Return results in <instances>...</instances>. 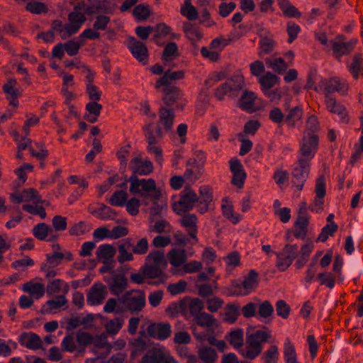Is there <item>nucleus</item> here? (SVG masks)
<instances>
[{
    "mask_svg": "<svg viewBox=\"0 0 363 363\" xmlns=\"http://www.w3.org/2000/svg\"><path fill=\"white\" fill-rule=\"evenodd\" d=\"M161 89V91L164 94L163 100L164 103L169 106L174 105L182 97V92L177 86L173 85H167L162 86Z\"/></svg>",
    "mask_w": 363,
    "mask_h": 363,
    "instance_id": "28",
    "label": "nucleus"
},
{
    "mask_svg": "<svg viewBox=\"0 0 363 363\" xmlns=\"http://www.w3.org/2000/svg\"><path fill=\"white\" fill-rule=\"evenodd\" d=\"M199 200L197 210L200 213H204L209 209V204L213 200L212 189L207 185L201 186L199 188Z\"/></svg>",
    "mask_w": 363,
    "mask_h": 363,
    "instance_id": "23",
    "label": "nucleus"
},
{
    "mask_svg": "<svg viewBox=\"0 0 363 363\" xmlns=\"http://www.w3.org/2000/svg\"><path fill=\"white\" fill-rule=\"evenodd\" d=\"M108 295L106 286L101 283H94L89 289L86 294V301L90 306L101 304Z\"/></svg>",
    "mask_w": 363,
    "mask_h": 363,
    "instance_id": "12",
    "label": "nucleus"
},
{
    "mask_svg": "<svg viewBox=\"0 0 363 363\" xmlns=\"http://www.w3.org/2000/svg\"><path fill=\"white\" fill-rule=\"evenodd\" d=\"M308 218L307 216L306 203L302 202L298 211L297 220L295 223L294 236L304 238L308 232Z\"/></svg>",
    "mask_w": 363,
    "mask_h": 363,
    "instance_id": "16",
    "label": "nucleus"
},
{
    "mask_svg": "<svg viewBox=\"0 0 363 363\" xmlns=\"http://www.w3.org/2000/svg\"><path fill=\"white\" fill-rule=\"evenodd\" d=\"M140 363H177L169 354L161 350H150L143 357Z\"/></svg>",
    "mask_w": 363,
    "mask_h": 363,
    "instance_id": "17",
    "label": "nucleus"
},
{
    "mask_svg": "<svg viewBox=\"0 0 363 363\" xmlns=\"http://www.w3.org/2000/svg\"><path fill=\"white\" fill-rule=\"evenodd\" d=\"M337 230V225L334 222H331V223L326 225L322 229L321 233L318 238V241L325 242L328 237L333 235Z\"/></svg>",
    "mask_w": 363,
    "mask_h": 363,
    "instance_id": "64",
    "label": "nucleus"
},
{
    "mask_svg": "<svg viewBox=\"0 0 363 363\" xmlns=\"http://www.w3.org/2000/svg\"><path fill=\"white\" fill-rule=\"evenodd\" d=\"M243 330L236 329L229 333L228 340L235 348L242 347L243 345Z\"/></svg>",
    "mask_w": 363,
    "mask_h": 363,
    "instance_id": "53",
    "label": "nucleus"
},
{
    "mask_svg": "<svg viewBox=\"0 0 363 363\" xmlns=\"http://www.w3.org/2000/svg\"><path fill=\"white\" fill-rule=\"evenodd\" d=\"M244 85V77L240 73L235 74L214 90V96L219 101L224 100L225 96L235 98L238 96Z\"/></svg>",
    "mask_w": 363,
    "mask_h": 363,
    "instance_id": "5",
    "label": "nucleus"
},
{
    "mask_svg": "<svg viewBox=\"0 0 363 363\" xmlns=\"http://www.w3.org/2000/svg\"><path fill=\"white\" fill-rule=\"evenodd\" d=\"M140 334V337L130 339V345L133 347V351L131 352L133 356H135L138 352H143L147 348V344L144 340V337L146 336L145 332L141 330Z\"/></svg>",
    "mask_w": 363,
    "mask_h": 363,
    "instance_id": "42",
    "label": "nucleus"
},
{
    "mask_svg": "<svg viewBox=\"0 0 363 363\" xmlns=\"http://www.w3.org/2000/svg\"><path fill=\"white\" fill-rule=\"evenodd\" d=\"M318 145V136L315 133L305 134L300 147L301 157L299 159L309 162L314 157Z\"/></svg>",
    "mask_w": 363,
    "mask_h": 363,
    "instance_id": "9",
    "label": "nucleus"
},
{
    "mask_svg": "<svg viewBox=\"0 0 363 363\" xmlns=\"http://www.w3.org/2000/svg\"><path fill=\"white\" fill-rule=\"evenodd\" d=\"M51 27L52 29L57 32L63 40H65L72 35L67 23L64 24L60 20L53 21Z\"/></svg>",
    "mask_w": 363,
    "mask_h": 363,
    "instance_id": "49",
    "label": "nucleus"
},
{
    "mask_svg": "<svg viewBox=\"0 0 363 363\" xmlns=\"http://www.w3.org/2000/svg\"><path fill=\"white\" fill-rule=\"evenodd\" d=\"M320 89L323 91L325 96H330L333 92H338L344 95L347 91V84L336 77L322 79L320 82Z\"/></svg>",
    "mask_w": 363,
    "mask_h": 363,
    "instance_id": "11",
    "label": "nucleus"
},
{
    "mask_svg": "<svg viewBox=\"0 0 363 363\" xmlns=\"http://www.w3.org/2000/svg\"><path fill=\"white\" fill-rule=\"evenodd\" d=\"M17 81L16 79H9L3 86V91L6 94V99L9 101L11 105L17 107L18 105V97L21 92L16 88Z\"/></svg>",
    "mask_w": 363,
    "mask_h": 363,
    "instance_id": "24",
    "label": "nucleus"
},
{
    "mask_svg": "<svg viewBox=\"0 0 363 363\" xmlns=\"http://www.w3.org/2000/svg\"><path fill=\"white\" fill-rule=\"evenodd\" d=\"M278 347L276 345H272L268 350H267L262 359H264V363H277L279 359Z\"/></svg>",
    "mask_w": 363,
    "mask_h": 363,
    "instance_id": "63",
    "label": "nucleus"
},
{
    "mask_svg": "<svg viewBox=\"0 0 363 363\" xmlns=\"http://www.w3.org/2000/svg\"><path fill=\"white\" fill-rule=\"evenodd\" d=\"M127 201V192L123 190L115 191L109 199V203L114 206H123Z\"/></svg>",
    "mask_w": 363,
    "mask_h": 363,
    "instance_id": "59",
    "label": "nucleus"
},
{
    "mask_svg": "<svg viewBox=\"0 0 363 363\" xmlns=\"http://www.w3.org/2000/svg\"><path fill=\"white\" fill-rule=\"evenodd\" d=\"M199 196L196 192L190 187L186 186L181 192L178 205L180 206L181 211H188L194 207L196 203L199 202Z\"/></svg>",
    "mask_w": 363,
    "mask_h": 363,
    "instance_id": "18",
    "label": "nucleus"
},
{
    "mask_svg": "<svg viewBox=\"0 0 363 363\" xmlns=\"http://www.w3.org/2000/svg\"><path fill=\"white\" fill-rule=\"evenodd\" d=\"M229 163L230 171L233 172L232 184L239 189L242 188L246 178L242 164L238 159H232Z\"/></svg>",
    "mask_w": 363,
    "mask_h": 363,
    "instance_id": "19",
    "label": "nucleus"
},
{
    "mask_svg": "<svg viewBox=\"0 0 363 363\" xmlns=\"http://www.w3.org/2000/svg\"><path fill=\"white\" fill-rule=\"evenodd\" d=\"M130 149L131 146L130 145L128 144L123 147H121L117 152H116V157L120 162V164L123 166V167H126L128 164V159L130 156Z\"/></svg>",
    "mask_w": 363,
    "mask_h": 363,
    "instance_id": "61",
    "label": "nucleus"
},
{
    "mask_svg": "<svg viewBox=\"0 0 363 363\" xmlns=\"http://www.w3.org/2000/svg\"><path fill=\"white\" fill-rule=\"evenodd\" d=\"M192 332L201 340H205L215 333L218 325V319H193Z\"/></svg>",
    "mask_w": 363,
    "mask_h": 363,
    "instance_id": "8",
    "label": "nucleus"
},
{
    "mask_svg": "<svg viewBox=\"0 0 363 363\" xmlns=\"http://www.w3.org/2000/svg\"><path fill=\"white\" fill-rule=\"evenodd\" d=\"M121 303H123V313L129 311L132 315H136L145 306V294L139 290L126 291L121 296Z\"/></svg>",
    "mask_w": 363,
    "mask_h": 363,
    "instance_id": "7",
    "label": "nucleus"
},
{
    "mask_svg": "<svg viewBox=\"0 0 363 363\" xmlns=\"http://www.w3.org/2000/svg\"><path fill=\"white\" fill-rule=\"evenodd\" d=\"M128 287L127 279L123 274H114L108 282V289L112 294L118 296Z\"/></svg>",
    "mask_w": 363,
    "mask_h": 363,
    "instance_id": "32",
    "label": "nucleus"
},
{
    "mask_svg": "<svg viewBox=\"0 0 363 363\" xmlns=\"http://www.w3.org/2000/svg\"><path fill=\"white\" fill-rule=\"evenodd\" d=\"M26 9L33 14L46 13L48 11L47 5L40 1H30L27 3Z\"/></svg>",
    "mask_w": 363,
    "mask_h": 363,
    "instance_id": "56",
    "label": "nucleus"
},
{
    "mask_svg": "<svg viewBox=\"0 0 363 363\" xmlns=\"http://www.w3.org/2000/svg\"><path fill=\"white\" fill-rule=\"evenodd\" d=\"M269 338L267 332L257 330L255 333L247 335L246 342L247 347L241 348L240 352L250 359H254L262 350L263 342H266Z\"/></svg>",
    "mask_w": 363,
    "mask_h": 363,
    "instance_id": "6",
    "label": "nucleus"
},
{
    "mask_svg": "<svg viewBox=\"0 0 363 363\" xmlns=\"http://www.w3.org/2000/svg\"><path fill=\"white\" fill-rule=\"evenodd\" d=\"M203 267L202 263L198 261H191L184 263L182 268L172 270L173 274H184L187 273H195L199 272Z\"/></svg>",
    "mask_w": 363,
    "mask_h": 363,
    "instance_id": "45",
    "label": "nucleus"
},
{
    "mask_svg": "<svg viewBox=\"0 0 363 363\" xmlns=\"http://www.w3.org/2000/svg\"><path fill=\"white\" fill-rule=\"evenodd\" d=\"M184 77V72L182 70L176 72L167 71L162 77L157 79L155 87L160 89L162 86L172 85L171 81L182 79Z\"/></svg>",
    "mask_w": 363,
    "mask_h": 363,
    "instance_id": "35",
    "label": "nucleus"
},
{
    "mask_svg": "<svg viewBox=\"0 0 363 363\" xmlns=\"http://www.w3.org/2000/svg\"><path fill=\"white\" fill-rule=\"evenodd\" d=\"M104 311L106 313L120 314L123 313V303H121V297L118 299L111 298L108 299L104 306Z\"/></svg>",
    "mask_w": 363,
    "mask_h": 363,
    "instance_id": "43",
    "label": "nucleus"
},
{
    "mask_svg": "<svg viewBox=\"0 0 363 363\" xmlns=\"http://www.w3.org/2000/svg\"><path fill=\"white\" fill-rule=\"evenodd\" d=\"M303 111L299 106H294L286 111L285 116V123L289 127L294 128L297 123L301 121Z\"/></svg>",
    "mask_w": 363,
    "mask_h": 363,
    "instance_id": "40",
    "label": "nucleus"
},
{
    "mask_svg": "<svg viewBox=\"0 0 363 363\" xmlns=\"http://www.w3.org/2000/svg\"><path fill=\"white\" fill-rule=\"evenodd\" d=\"M315 191L316 198L314 200L311 209L319 213L323 210V198L325 196V184L323 175H320L316 179Z\"/></svg>",
    "mask_w": 363,
    "mask_h": 363,
    "instance_id": "22",
    "label": "nucleus"
},
{
    "mask_svg": "<svg viewBox=\"0 0 363 363\" xmlns=\"http://www.w3.org/2000/svg\"><path fill=\"white\" fill-rule=\"evenodd\" d=\"M196 288L198 290L199 295L202 297H206L213 294L217 289L216 282L213 281L211 284H196Z\"/></svg>",
    "mask_w": 363,
    "mask_h": 363,
    "instance_id": "57",
    "label": "nucleus"
},
{
    "mask_svg": "<svg viewBox=\"0 0 363 363\" xmlns=\"http://www.w3.org/2000/svg\"><path fill=\"white\" fill-rule=\"evenodd\" d=\"M266 64L278 74L284 73L288 68L284 60L281 58H267Z\"/></svg>",
    "mask_w": 363,
    "mask_h": 363,
    "instance_id": "48",
    "label": "nucleus"
},
{
    "mask_svg": "<svg viewBox=\"0 0 363 363\" xmlns=\"http://www.w3.org/2000/svg\"><path fill=\"white\" fill-rule=\"evenodd\" d=\"M132 171V175H147L153 171L152 163L147 160H143L140 155L133 157L128 165Z\"/></svg>",
    "mask_w": 363,
    "mask_h": 363,
    "instance_id": "14",
    "label": "nucleus"
},
{
    "mask_svg": "<svg viewBox=\"0 0 363 363\" xmlns=\"http://www.w3.org/2000/svg\"><path fill=\"white\" fill-rule=\"evenodd\" d=\"M69 291V284L60 279L50 281L46 286V292L48 295H53L60 292H62V295H66Z\"/></svg>",
    "mask_w": 363,
    "mask_h": 363,
    "instance_id": "38",
    "label": "nucleus"
},
{
    "mask_svg": "<svg viewBox=\"0 0 363 363\" xmlns=\"http://www.w3.org/2000/svg\"><path fill=\"white\" fill-rule=\"evenodd\" d=\"M255 94L250 91H245L238 101V106L246 111L252 113L255 111Z\"/></svg>",
    "mask_w": 363,
    "mask_h": 363,
    "instance_id": "37",
    "label": "nucleus"
},
{
    "mask_svg": "<svg viewBox=\"0 0 363 363\" xmlns=\"http://www.w3.org/2000/svg\"><path fill=\"white\" fill-rule=\"evenodd\" d=\"M167 267V261L163 252L155 250L150 252L145 257V262L141 271L148 279H159L164 281L167 277L164 269Z\"/></svg>",
    "mask_w": 363,
    "mask_h": 363,
    "instance_id": "3",
    "label": "nucleus"
},
{
    "mask_svg": "<svg viewBox=\"0 0 363 363\" xmlns=\"http://www.w3.org/2000/svg\"><path fill=\"white\" fill-rule=\"evenodd\" d=\"M356 43V40L345 42L343 36L340 35L332 42L333 50L337 57L348 55L353 50Z\"/></svg>",
    "mask_w": 363,
    "mask_h": 363,
    "instance_id": "20",
    "label": "nucleus"
},
{
    "mask_svg": "<svg viewBox=\"0 0 363 363\" xmlns=\"http://www.w3.org/2000/svg\"><path fill=\"white\" fill-rule=\"evenodd\" d=\"M199 357L205 363H214L217 358V352L213 347H203L199 350Z\"/></svg>",
    "mask_w": 363,
    "mask_h": 363,
    "instance_id": "52",
    "label": "nucleus"
},
{
    "mask_svg": "<svg viewBox=\"0 0 363 363\" xmlns=\"http://www.w3.org/2000/svg\"><path fill=\"white\" fill-rule=\"evenodd\" d=\"M278 4L286 16L293 18H299L301 16V13L288 0H278Z\"/></svg>",
    "mask_w": 363,
    "mask_h": 363,
    "instance_id": "51",
    "label": "nucleus"
},
{
    "mask_svg": "<svg viewBox=\"0 0 363 363\" xmlns=\"http://www.w3.org/2000/svg\"><path fill=\"white\" fill-rule=\"evenodd\" d=\"M180 223L186 228L189 235L194 240L193 243H197V216L195 214H185L181 218Z\"/></svg>",
    "mask_w": 363,
    "mask_h": 363,
    "instance_id": "26",
    "label": "nucleus"
},
{
    "mask_svg": "<svg viewBox=\"0 0 363 363\" xmlns=\"http://www.w3.org/2000/svg\"><path fill=\"white\" fill-rule=\"evenodd\" d=\"M104 321L105 330L106 334L113 335L118 333L121 328L124 319H101Z\"/></svg>",
    "mask_w": 363,
    "mask_h": 363,
    "instance_id": "46",
    "label": "nucleus"
},
{
    "mask_svg": "<svg viewBox=\"0 0 363 363\" xmlns=\"http://www.w3.org/2000/svg\"><path fill=\"white\" fill-rule=\"evenodd\" d=\"M310 162L306 160L298 159L292 172L293 184L298 190H301L306 181L310 170Z\"/></svg>",
    "mask_w": 363,
    "mask_h": 363,
    "instance_id": "10",
    "label": "nucleus"
},
{
    "mask_svg": "<svg viewBox=\"0 0 363 363\" xmlns=\"http://www.w3.org/2000/svg\"><path fill=\"white\" fill-rule=\"evenodd\" d=\"M91 213L92 214L97 213L98 218L101 220H112L116 216V213L114 210L104 204L98 211H91Z\"/></svg>",
    "mask_w": 363,
    "mask_h": 363,
    "instance_id": "62",
    "label": "nucleus"
},
{
    "mask_svg": "<svg viewBox=\"0 0 363 363\" xmlns=\"http://www.w3.org/2000/svg\"><path fill=\"white\" fill-rule=\"evenodd\" d=\"M116 254V249L109 244H104L100 245L96 252V256L99 262L107 264L113 259Z\"/></svg>",
    "mask_w": 363,
    "mask_h": 363,
    "instance_id": "36",
    "label": "nucleus"
},
{
    "mask_svg": "<svg viewBox=\"0 0 363 363\" xmlns=\"http://www.w3.org/2000/svg\"><path fill=\"white\" fill-rule=\"evenodd\" d=\"M327 109L333 113L336 114H343L345 109V108L340 104H337L336 100L332 97L331 96H325V100Z\"/></svg>",
    "mask_w": 363,
    "mask_h": 363,
    "instance_id": "55",
    "label": "nucleus"
},
{
    "mask_svg": "<svg viewBox=\"0 0 363 363\" xmlns=\"http://www.w3.org/2000/svg\"><path fill=\"white\" fill-rule=\"evenodd\" d=\"M128 47L134 57L139 62H143L147 60L148 51L143 43L137 40L135 38L130 37L128 40Z\"/></svg>",
    "mask_w": 363,
    "mask_h": 363,
    "instance_id": "21",
    "label": "nucleus"
},
{
    "mask_svg": "<svg viewBox=\"0 0 363 363\" xmlns=\"http://www.w3.org/2000/svg\"><path fill=\"white\" fill-rule=\"evenodd\" d=\"M96 319H65L67 322V329L72 330L82 327L77 333V340L79 345L87 346L93 345L103 347L107 344L106 334L96 326Z\"/></svg>",
    "mask_w": 363,
    "mask_h": 363,
    "instance_id": "1",
    "label": "nucleus"
},
{
    "mask_svg": "<svg viewBox=\"0 0 363 363\" xmlns=\"http://www.w3.org/2000/svg\"><path fill=\"white\" fill-rule=\"evenodd\" d=\"M68 301L65 295L57 296L55 298L48 300L43 307L42 311L47 314H55L61 308L67 307Z\"/></svg>",
    "mask_w": 363,
    "mask_h": 363,
    "instance_id": "25",
    "label": "nucleus"
},
{
    "mask_svg": "<svg viewBox=\"0 0 363 363\" xmlns=\"http://www.w3.org/2000/svg\"><path fill=\"white\" fill-rule=\"evenodd\" d=\"M86 18L84 13L79 11H72L68 15V26L72 35L78 32L82 25L86 21Z\"/></svg>",
    "mask_w": 363,
    "mask_h": 363,
    "instance_id": "33",
    "label": "nucleus"
},
{
    "mask_svg": "<svg viewBox=\"0 0 363 363\" xmlns=\"http://www.w3.org/2000/svg\"><path fill=\"white\" fill-rule=\"evenodd\" d=\"M181 14L189 21L196 20L198 18L196 9L191 4V0H185L180 10Z\"/></svg>",
    "mask_w": 363,
    "mask_h": 363,
    "instance_id": "50",
    "label": "nucleus"
},
{
    "mask_svg": "<svg viewBox=\"0 0 363 363\" xmlns=\"http://www.w3.org/2000/svg\"><path fill=\"white\" fill-rule=\"evenodd\" d=\"M169 263L175 268L183 267L187 259L185 250H171L167 255Z\"/></svg>",
    "mask_w": 363,
    "mask_h": 363,
    "instance_id": "39",
    "label": "nucleus"
},
{
    "mask_svg": "<svg viewBox=\"0 0 363 363\" xmlns=\"http://www.w3.org/2000/svg\"><path fill=\"white\" fill-rule=\"evenodd\" d=\"M175 114L172 108L161 107L159 111V121L155 126L162 125L166 132H169L172 129Z\"/></svg>",
    "mask_w": 363,
    "mask_h": 363,
    "instance_id": "27",
    "label": "nucleus"
},
{
    "mask_svg": "<svg viewBox=\"0 0 363 363\" xmlns=\"http://www.w3.org/2000/svg\"><path fill=\"white\" fill-rule=\"evenodd\" d=\"M362 62V55L360 54L354 55L353 61L350 67V70L355 79H357L359 75H363Z\"/></svg>",
    "mask_w": 363,
    "mask_h": 363,
    "instance_id": "54",
    "label": "nucleus"
},
{
    "mask_svg": "<svg viewBox=\"0 0 363 363\" xmlns=\"http://www.w3.org/2000/svg\"><path fill=\"white\" fill-rule=\"evenodd\" d=\"M147 333L150 337L164 340L171 335L172 327L168 323H153L147 326Z\"/></svg>",
    "mask_w": 363,
    "mask_h": 363,
    "instance_id": "15",
    "label": "nucleus"
},
{
    "mask_svg": "<svg viewBox=\"0 0 363 363\" xmlns=\"http://www.w3.org/2000/svg\"><path fill=\"white\" fill-rule=\"evenodd\" d=\"M258 274L255 270H251L242 281V286L247 293L251 292L255 289L258 283Z\"/></svg>",
    "mask_w": 363,
    "mask_h": 363,
    "instance_id": "47",
    "label": "nucleus"
},
{
    "mask_svg": "<svg viewBox=\"0 0 363 363\" xmlns=\"http://www.w3.org/2000/svg\"><path fill=\"white\" fill-rule=\"evenodd\" d=\"M22 289L24 292L30 294V296L35 299L43 297L45 292V286L42 283L30 281L23 284Z\"/></svg>",
    "mask_w": 363,
    "mask_h": 363,
    "instance_id": "34",
    "label": "nucleus"
},
{
    "mask_svg": "<svg viewBox=\"0 0 363 363\" xmlns=\"http://www.w3.org/2000/svg\"><path fill=\"white\" fill-rule=\"evenodd\" d=\"M143 130L147 142V151L150 154H154L156 161L161 164L162 162V149L157 145V143L163 137L162 128L155 126L153 123H150L144 126Z\"/></svg>",
    "mask_w": 363,
    "mask_h": 363,
    "instance_id": "4",
    "label": "nucleus"
},
{
    "mask_svg": "<svg viewBox=\"0 0 363 363\" xmlns=\"http://www.w3.org/2000/svg\"><path fill=\"white\" fill-rule=\"evenodd\" d=\"M183 30L186 36L192 42L199 40L202 38V33L199 28L189 22L183 24Z\"/></svg>",
    "mask_w": 363,
    "mask_h": 363,
    "instance_id": "44",
    "label": "nucleus"
},
{
    "mask_svg": "<svg viewBox=\"0 0 363 363\" xmlns=\"http://www.w3.org/2000/svg\"><path fill=\"white\" fill-rule=\"evenodd\" d=\"M53 253L46 255V262L41 267L43 270H48L50 268H54L59 265L65 258L64 254L60 251V247L58 244H54L52 246Z\"/></svg>",
    "mask_w": 363,
    "mask_h": 363,
    "instance_id": "29",
    "label": "nucleus"
},
{
    "mask_svg": "<svg viewBox=\"0 0 363 363\" xmlns=\"http://www.w3.org/2000/svg\"><path fill=\"white\" fill-rule=\"evenodd\" d=\"M128 182L130 183L129 191L143 198V204L149 205V202L155 203L160 196V191L157 188L156 182L152 179H139L135 175H131Z\"/></svg>",
    "mask_w": 363,
    "mask_h": 363,
    "instance_id": "2",
    "label": "nucleus"
},
{
    "mask_svg": "<svg viewBox=\"0 0 363 363\" xmlns=\"http://www.w3.org/2000/svg\"><path fill=\"white\" fill-rule=\"evenodd\" d=\"M261 84L262 91L271 89L273 86L279 83V78L272 72H267L264 76L259 78Z\"/></svg>",
    "mask_w": 363,
    "mask_h": 363,
    "instance_id": "41",
    "label": "nucleus"
},
{
    "mask_svg": "<svg viewBox=\"0 0 363 363\" xmlns=\"http://www.w3.org/2000/svg\"><path fill=\"white\" fill-rule=\"evenodd\" d=\"M132 247V240L131 238H126L123 240L121 243L118 246V255L117 259L118 262L123 264L125 262L133 261L134 259L133 252H130L129 250Z\"/></svg>",
    "mask_w": 363,
    "mask_h": 363,
    "instance_id": "30",
    "label": "nucleus"
},
{
    "mask_svg": "<svg viewBox=\"0 0 363 363\" xmlns=\"http://www.w3.org/2000/svg\"><path fill=\"white\" fill-rule=\"evenodd\" d=\"M52 230L45 223H41L36 225L33 229V234L37 239L44 240Z\"/></svg>",
    "mask_w": 363,
    "mask_h": 363,
    "instance_id": "58",
    "label": "nucleus"
},
{
    "mask_svg": "<svg viewBox=\"0 0 363 363\" xmlns=\"http://www.w3.org/2000/svg\"><path fill=\"white\" fill-rule=\"evenodd\" d=\"M182 306L184 307L185 316L189 313L194 318H211V315L208 314L201 313L204 308V305L199 298H184L182 300Z\"/></svg>",
    "mask_w": 363,
    "mask_h": 363,
    "instance_id": "13",
    "label": "nucleus"
},
{
    "mask_svg": "<svg viewBox=\"0 0 363 363\" xmlns=\"http://www.w3.org/2000/svg\"><path fill=\"white\" fill-rule=\"evenodd\" d=\"M19 342L22 346L30 350H38L42 347L40 337L33 333H23L19 336Z\"/></svg>",
    "mask_w": 363,
    "mask_h": 363,
    "instance_id": "31",
    "label": "nucleus"
},
{
    "mask_svg": "<svg viewBox=\"0 0 363 363\" xmlns=\"http://www.w3.org/2000/svg\"><path fill=\"white\" fill-rule=\"evenodd\" d=\"M179 53L177 44L175 43H169L165 46L163 50L162 60L167 62L174 57H177Z\"/></svg>",
    "mask_w": 363,
    "mask_h": 363,
    "instance_id": "60",
    "label": "nucleus"
}]
</instances>
